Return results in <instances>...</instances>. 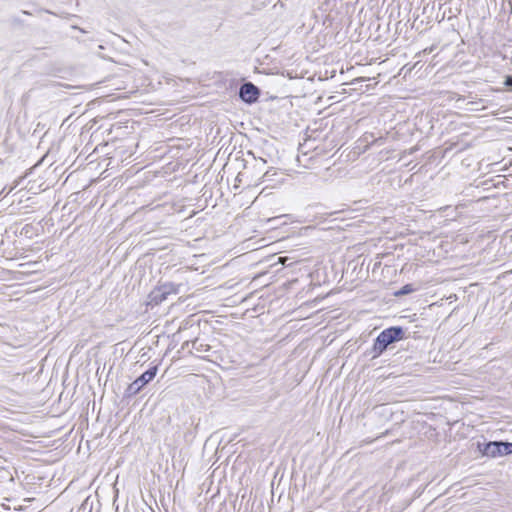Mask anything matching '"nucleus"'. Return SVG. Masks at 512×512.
Listing matches in <instances>:
<instances>
[{
	"instance_id": "nucleus-1",
	"label": "nucleus",
	"mask_w": 512,
	"mask_h": 512,
	"mask_svg": "<svg viewBox=\"0 0 512 512\" xmlns=\"http://www.w3.org/2000/svg\"><path fill=\"white\" fill-rule=\"evenodd\" d=\"M403 336L404 331L401 327H390L385 329L378 335L374 344V349L381 353L389 344L401 340Z\"/></svg>"
},
{
	"instance_id": "nucleus-2",
	"label": "nucleus",
	"mask_w": 512,
	"mask_h": 512,
	"mask_svg": "<svg viewBox=\"0 0 512 512\" xmlns=\"http://www.w3.org/2000/svg\"><path fill=\"white\" fill-rule=\"evenodd\" d=\"M178 291V285H175L173 283H165L150 292L149 303L153 305H158L165 301L169 295L177 294Z\"/></svg>"
},
{
	"instance_id": "nucleus-3",
	"label": "nucleus",
	"mask_w": 512,
	"mask_h": 512,
	"mask_svg": "<svg viewBox=\"0 0 512 512\" xmlns=\"http://www.w3.org/2000/svg\"><path fill=\"white\" fill-rule=\"evenodd\" d=\"M158 371L157 366H153L144 372L140 377L133 381L129 387L128 392L130 394L138 393L146 384H148L155 376Z\"/></svg>"
},
{
	"instance_id": "nucleus-4",
	"label": "nucleus",
	"mask_w": 512,
	"mask_h": 512,
	"mask_svg": "<svg viewBox=\"0 0 512 512\" xmlns=\"http://www.w3.org/2000/svg\"><path fill=\"white\" fill-rule=\"evenodd\" d=\"M239 95L243 101L253 103L258 99L259 89L254 84L247 82L241 86Z\"/></svg>"
},
{
	"instance_id": "nucleus-5",
	"label": "nucleus",
	"mask_w": 512,
	"mask_h": 512,
	"mask_svg": "<svg viewBox=\"0 0 512 512\" xmlns=\"http://www.w3.org/2000/svg\"><path fill=\"white\" fill-rule=\"evenodd\" d=\"M483 455L488 457H498L501 456V446L500 442H489L485 444L484 449L482 450Z\"/></svg>"
},
{
	"instance_id": "nucleus-6",
	"label": "nucleus",
	"mask_w": 512,
	"mask_h": 512,
	"mask_svg": "<svg viewBox=\"0 0 512 512\" xmlns=\"http://www.w3.org/2000/svg\"><path fill=\"white\" fill-rule=\"evenodd\" d=\"M485 108L482 104V100L469 101L466 103L465 110L473 112V111H481Z\"/></svg>"
},
{
	"instance_id": "nucleus-7",
	"label": "nucleus",
	"mask_w": 512,
	"mask_h": 512,
	"mask_svg": "<svg viewBox=\"0 0 512 512\" xmlns=\"http://www.w3.org/2000/svg\"><path fill=\"white\" fill-rule=\"evenodd\" d=\"M501 456L512 454V443L500 442Z\"/></svg>"
},
{
	"instance_id": "nucleus-8",
	"label": "nucleus",
	"mask_w": 512,
	"mask_h": 512,
	"mask_svg": "<svg viewBox=\"0 0 512 512\" xmlns=\"http://www.w3.org/2000/svg\"><path fill=\"white\" fill-rule=\"evenodd\" d=\"M415 288L411 284H407L397 293V295H405L414 292Z\"/></svg>"
},
{
	"instance_id": "nucleus-9",
	"label": "nucleus",
	"mask_w": 512,
	"mask_h": 512,
	"mask_svg": "<svg viewBox=\"0 0 512 512\" xmlns=\"http://www.w3.org/2000/svg\"><path fill=\"white\" fill-rule=\"evenodd\" d=\"M275 174H276V172L271 173V171H267V172L264 174V176H263L264 181H269V180H270V176L275 175Z\"/></svg>"
},
{
	"instance_id": "nucleus-10",
	"label": "nucleus",
	"mask_w": 512,
	"mask_h": 512,
	"mask_svg": "<svg viewBox=\"0 0 512 512\" xmlns=\"http://www.w3.org/2000/svg\"><path fill=\"white\" fill-rule=\"evenodd\" d=\"M504 84L506 86H508V87H512V77L511 76H507Z\"/></svg>"
},
{
	"instance_id": "nucleus-11",
	"label": "nucleus",
	"mask_w": 512,
	"mask_h": 512,
	"mask_svg": "<svg viewBox=\"0 0 512 512\" xmlns=\"http://www.w3.org/2000/svg\"><path fill=\"white\" fill-rule=\"evenodd\" d=\"M288 260H289L288 257H279L278 258V262L283 264V265H287Z\"/></svg>"
},
{
	"instance_id": "nucleus-12",
	"label": "nucleus",
	"mask_w": 512,
	"mask_h": 512,
	"mask_svg": "<svg viewBox=\"0 0 512 512\" xmlns=\"http://www.w3.org/2000/svg\"><path fill=\"white\" fill-rule=\"evenodd\" d=\"M265 191H266V188L262 189V191L260 192L259 195H263L265 193Z\"/></svg>"
},
{
	"instance_id": "nucleus-13",
	"label": "nucleus",
	"mask_w": 512,
	"mask_h": 512,
	"mask_svg": "<svg viewBox=\"0 0 512 512\" xmlns=\"http://www.w3.org/2000/svg\"><path fill=\"white\" fill-rule=\"evenodd\" d=\"M27 265H28V264H20L19 266H20V267H22V268H24V267H26Z\"/></svg>"
}]
</instances>
